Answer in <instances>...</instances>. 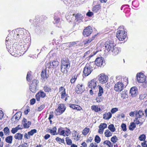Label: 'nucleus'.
I'll return each mask as SVG.
<instances>
[{
  "mask_svg": "<svg viewBox=\"0 0 147 147\" xmlns=\"http://www.w3.org/2000/svg\"><path fill=\"white\" fill-rule=\"evenodd\" d=\"M12 42L10 40V36H8L6 39V45L8 51L12 56L15 57H18V51H21V48L22 50L24 49V45H18L17 42Z\"/></svg>",
  "mask_w": 147,
  "mask_h": 147,
  "instance_id": "1",
  "label": "nucleus"
},
{
  "mask_svg": "<svg viewBox=\"0 0 147 147\" xmlns=\"http://www.w3.org/2000/svg\"><path fill=\"white\" fill-rule=\"evenodd\" d=\"M25 30L21 29H17L16 30L12 31V34H9L10 40L14 42L16 39L18 40L19 38L23 39L26 37V34L24 33Z\"/></svg>",
  "mask_w": 147,
  "mask_h": 147,
  "instance_id": "2",
  "label": "nucleus"
},
{
  "mask_svg": "<svg viewBox=\"0 0 147 147\" xmlns=\"http://www.w3.org/2000/svg\"><path fill=\"white\" fill-rule=\"evenodd\" d=\"M128 83V78L127 77L121 78L114 86V90L118 92H120L125 88Z\"/></svg>",
  "mask_w": 147,
  "mask_h": 147,
  "instance_id": "3",
  "label": "nucleus"
},
{
  "mask_svg": "<svg viewBox=\"0 0 147 147\" xmlns=\"http://www.w3.org/2000/svg\"><path fill=\"white\" fill-rule=\"evenodd\" d=\"M95 65L94 62H90L87 63L84 68L83 76H87L89 75L95 69Z\"/></svg>",
  "mask_w": 147,
  "mask_h": 147,
  "instance_id": "4",
  "label": "nucleus"
},
{
  "mask_svg": "<svg viewBox=\"0 0 147 147\" xmlns=\"http://www.w3.org/2000/svg\"><path fill=\"white\" fill-rule=\"evenodd\" d=\"M126 32L123 30L117 31L116 34V37L120 41L123 40L126 38Z\"/></svg>",
  "mask_w": 147,
  "mask_h": 147,
  "instance_id": "5",
  "label": "nucleus"
},
{
  "mask_svg": "<svg viewBox=\"0 0 147 147\" xmlns=\"http://www.w3.org/2000/svg\"><path fill=\"white\" fill-rule=\"evenodd\" d=\"M66 108V107L64 104H60L59 105L58 108L56 109L55 113L56 115H60L64 112Z\"/></svg>",
  "mask_w": 147,
  "mask_h": 147,
  "instance_id": "6",
  "label": "nucleus"
},
{
  "mask_svg": "<svg viewBox=\"0 0 147 147\" xmlns=\"http://www.w3.org/2000/svg\"><path fill=\"white\" fill-rule=\"evenodd\" d=\"M95 65L98 67H101L105 65V61L104 58L102 57L96 58L94 62Z\"/></svg>",
  "mask_w": 147,
  "mask_h": 147,
  "instance_id": "7",
  "label": "nucleus"
},
{
  "mask_svg": "<svg viewBox=\"0 0 147 147\" xmlns=\"http://www.w3.org/2000/svg\"><path fill=\"white\" fill-rule=\"evenodd\" d=\"M38 82V80H33L30 85V91L33 93L35 92L36 91V86Z\"/></svg>",
  "mask_w": 147,
  "mask_h": 147,
  "instance_id": "8",
  "label": "nucleus"
},
{
  "mask_svg": "<svg viewBox=\"0 0 147 147\" xmlns=\"http://www.w3.org/2000/svg\"><path fill=\"white\" fill-rule=\"evenodd\" d=\"M97 81L95 79H93L88 82V86L92 89H96L97 86Z\"/></svg>",
  "mask_w": 147,
  "mask_h": 147,
  "instance_id": "9",
  "label": "nucleus"
},
{
  "mask_svg": "<svg viewBox=\"0 0 147 147\" xmlns=\"http://www.w3.org/2000/svg\"><path fill=\"white\" fill-rule=\"evenodd\" d=\"M46 96V94L43 91H39L36 95L35 97L36 100L39 101L40 100V98H44Z\"/></svg>",
  "mask_w": 147,
  "mask_h": 147,
  "instance_id": "10",
  "label": "nucleus"
},
{
  "mask_svg": "<svg viewBox=\"0 0 147 147\" xmlns=\"http://www.w3.org/2000/svg\"><path fill=\"white\" fill-rule=\"evenodd\" d=\"M137 80L138 82L143 83L146 81V76L142 73H140L137 75Z\"/></svg>",
  "mask_w": 147,
  "mask_h": 147,
  "instance_id": "11",
  "label": "nucleus"
},
{
  "mask_svg": "<svg viewBox=\"0 0 147 147\" xmlns=\"http://www.w3.org/2000/svg\"><path fill=\"white\" fill-rule=\"evenodd\" d=\"M70 61L68 58L66 57H63L61 59V66L70 67Z\"/></svg>",
  "mask_w": 147,
  "mask_h": 147,
  "instance_id": "12",
  "label": "nucleus"
},
{
  "mask_svg": "<svg viewBox=\"0 0 147 147\" xmlns=\"http://www.w3.org/2000/svg\"><path fill=\"white\" fill-rule=\"evenodd\" d=\"M108 80L107 76L103 74H101L99 77L98 80L101 83L103 84L107 82Z\"/></svg>",
  "mask_w": 147,
  "mask_h": 147,
  "instance_id": "13",
  "label": "nucleus"
},
{
  "mask_svg": "<svg viewBox=\"0 0 147 147\" xmlns=\"http://www.w3.org/2000/svg\"><path fill=\"white\" fill-rule=\"evenodd\" d=\"M92 32V28L90 26L87 27L84 30L83 35L84 36H89Z\"/></svg>",
  "mask_w": 147,
  "mask_h": 147,
  "instance_id": "14",
  "label": "nucleus"
},
{
  "mask_svg": "<svg viewBox=\"0 0 147 147\" xmlns=\"http://www.w3.org/2000/svg\"><path fill=\"white\" fill-rule=\"evenodd\" d=\"M59 64V62L56 60H54L51 63L50 62L49 64H46L48 69L51 68H55Z\"/></svg>",
  "mask_w": 147,
  "mask_h": 147,
  "instance_id": "15",
  "label": "nucleus"
},
{
  "mask_svg": "<svg viewBox=\"0 0 147 147\" xmlns=\"http://www.w3.org/2000/svg\"><path fill=\"white\" fill-rule=\"evenodd\" d=\"M105 45L106 49L108 52L110 51H111L115 47L113 43L109 42H106L105 44Z\"/></svg>",
  "mask_w": 147,
  "mask_h": 147,
  "instance_id": "16",
  "label": "nucleus"
},
{
  "mask_svg": "<svg viewBox=\"0 0 147 147\" xmlns=\"http://www.w3.org/2000/svg\"><path fill=\"white\" fill-rule=\"evenodd\" d=\"M84 89V87L83 84H78L75 88V91L77 94L82 93L83 92Z\"/></svg>",
  "mask_w": 147,
  "mask_h": 147,
  "instance_id": "17",
  "label": "nucleus"
},
{
  "mask_svg": "<svg viewBox=\"0 0 147 147\" xmlns=\"http://www.w3.org/2000/svg\"><path fill=\"white\" fill-rule=\"evenodd\" d=\"M47 70L48 71H49V69H48L47 66L46 65L45 69L42 70L41 74V77L43 79H47L49 77V75L47 74Z\"/></svg>",
  "mask_w": 147,
  "mask_h": 147,
  "instance_id": "18",
  "label": "nucleus"
},
{
  "mask_svg": "<svg viewBox=\"0 0 147 147\" xmlns=\"http://www.w3.org/2000/svg\"><path fill=\"white\" fill-rule=\"evenodd\" d=\"M144 115V111H143L136 110L135 111V119H140Z\"/></svg>",
  "mask_w": 147,
  "mask_h": 147,
  "instance_id": "19",
  "label": "nucleus"
},
{
  "mask_svg": "<svg viewBox=\"0 0 147 147\" xmlns=\"http://www.w3.org/2000/svg\"><path fill=\"white\" fill-rule=\"evenodd\" d=\"M79 42L78 41L71 42L68 43H64L66 45V46L68 47L73 48L75 46H77V44Z\"/></svg>",
  "mask_w": 147,
  "mask_h": 147,
  "instance_id": "20",
  "label": "nucleus"
},
{
  "mask_svg": "<svg viewBox=\"0 0 147 147\" xmlns=\"http://www.w3.org/2000/svg\"><path fill=\"white\" fill-rule=\"evenodd\" d=\"M130 93L132 97L136 96L137 93V90L135 87H133L131 88L130 90Z\"/></svg>",
  "mask_w": 147,
  "mask_h": 147,
  "instance_id": "21",
  "label": "nucleus"
},
{
  "mask_svg": "<svg viewBox=\"0 0 147 147\" xmlns=\"http://www.w3.org/2000/svg\"><path fill=\"white\" fill-rule=\"evenodd\" d=\"M121 51L120 48L115 47L111 51L112 52V55L114 56L118 54Z\"/></svg>",
  "mask_w": 147,
  "mask_h": 147,
  "instance_id": "22",
  "label": "nucleus"
},
{
  "mask_svg": "<svg viewBox=\"0 0 147 147\" xmlns=\"http://www.w3.org/2000/svg\"><path fill=\"white\" fill-rule=\"evenodd\" d=\"M22 122H24L23 124L25 128H28L31 124L30 122L28 121L27 122V119L25 118H24L22 121Z\"/></svg>",
  "mask_w": 147,
  "mask_h": 147,
  "instance_id": "23",
  "label": "nucleus"
},
{
  "mask_svg": "<svg viewBox=\"0 0 147 147\" xmlns=\"http://www.w3.org/2000/svg\"><path fill=\"white\" fill-rule=\"evenodd\" d=\"M112 114L109 112L104 114L103 115V118L106 120H109L112 117Z\"/></svg>",
  "mask_w": 147,
  "mask_h": 147,
  "instance_id": "24",
  "label": "nucleus"
},
{
  "mask_svg": "<svg viewBox=\"0 0 147 147\" xmlns=\"http://www.w3.org/2000/svg\"><path fill=\"white\" fill-rule=\"evenodd\" d=\"M69 107L73 109L77 110L79 111L82 109V108L80 106L78 105L71 104H70Z\"/></svg>",
  "mask_w": 147,
  "mask_h": 147,
  "instance_id": "25",
  "label": "nucleus"
},
{
  "mask_svg": "<svg viewBox=\"0 0 147 147\" xmlns=\"http://www.w3.org/2000/svg\"><path fill=\"white\" fill-rule=\"evenodd\" d=\"M101 9V6L99 5H95L92 9V10L94 13H98L99 12Z\"/></svg>",
  "mask_w": 147,
  "mask_h": 147,
  "instance_id": "26",
  "label": "nucleus"
},
{
  "mask_svg": "<svg viewBox=\"0 0 147 147\" xmlns=\"http://www.w3.org/2000/svg\"><path fill=\"white\" fill-rule=\"evenodd\" d=\"M70 68V67H67L65 66H61V71L62 73L64 74H67Z\"/></svg>",
  "mask_w": 147,
  "mask_h": 147,
  "instance_id": "27",
  "label": "nucleus"
},
{
  "mask_svg": "<svg viewBox=\"0 0 147 147\" xmlns=\"http://www.w3.org/2000/svg\"><path fill=\"white\" fill-rule=\"evenodd\" d=\"M91 109L92 111H94L96 112H98L100 111V109L98 107L97 105H92L91 107Z\"/></svg>",
  "mask_w": 147,
  "mask_h": 147,
  "instance_id": "28",
  "label": "nucleus"
},
{
  "mask_svg": "<svg viewBox=\"0 0 147 147\" xmlns=\"http://www.w3.org/2000/svg\"><path fill=\"white\" fill-rule=\"evenodd\" d=\"M43 90L46 92H51L52 89L51 87L47 85H45L43 87Z\"/></svg>",
  "mask_w": 147,
  "mask_h": 147,
  "instance_id": "29",
  "label": "nucleus"
},
{
  "mask_svg": "<svg viewBox=\"0 0 147 147\" xmlns=\"http://www.w3.org/2000/svg\"><path fill=\"white\" fill-rule=\"evenodd\" d=\"M96 36V35H95L92 38H90L88 39L85 40L83 42L84 44V45H86L87 44L90 43L92 40L94 39Z\"/></svg>",
  "mask_w": 147,
  "mask_h": 147,
  "instance_id": "30",
  "label": "nucleus"
},
{
  "mask_svg": "<svg viewBox=\"0 0 147 147\" xmlns=\"http://www.w3.org/2000/svg\"><path fill=\"white\" fill-rule=\"evenodd\" d=\"M14 137L16 139L21 140L22 139L23 135L20 133H18L15 134Z\"/></svg>",
  "mask_w": 147,
  "mask_h": 147,
  "instance_id": "31",
  "label": "nucleus"
},
{
  "mask_svg": "<svg viewBox=\"0 0 147 147\" xmlns=\"http://www.w3.org/2000/svg\"><path fill=\"white\" fill-rule=\"evenodd\" d=\"M20 126V125H18L15 128H12L11 131V132L13 134H14L17 132L18 130L21 129L22 128Z\"/></svg>",
  "mask_w": 147,
  "mask_h": 147,
  "instance_id": "32",
  "label": "nucleus"
},
{
  "mask_svg": "<svg viewBox=\"0 0 147 147\" xmlns=\"http://www.w3.org/2000/svg\"><path fill=\"white\" fill-rule=\"evenodd\" d=\"M79 75L78 74H76L72 76V78L70 80V82L71 84L74 83L76 80L77 78Z\"/></svg>",
  "mask_w": 147,
  "mask_h": 147,
  "instance_id": "33",
  "label": "nucleus"
},
{
  "mask_svg": "<svg viewBox=\"0 0 147 147\" xmlns=\"http://www.w3.org/2000/svg\"><path fill=\"white\" fill-rule=\"evenodd\" d=\"M13 137L11 136H9L6 137L5 141L7 143L11 144L12 142Z\"/></svg>",
  "mask_w": 147,
  "mask_h": 147,
  "instance_id": "34",
  "label": "nucleus"
},
{
  "mask_svg": "<svg viewBox=\"0 0 147 147\" xmlns=\"http://www.w3.org/2000/svg\"><path fill=\"white\" fill-rule=\"evenodd\" d=\"M108 128L112 132H115L116 130L114 125L113 124L110 125L108 127Z\"/></svg>",
  "mask_w": 147,
  "mask_h": 147,
  "instance_id": "35",
  "label": "nucleus"
},
{
  "mask_svg": "<svg viewBox=\"0 0 147 147\" xmlns=\"http://www.w3.org/2000/svg\"><path fill=\"white\" fill-rule=\"evenodd\" d=\"M105 134L106 137H109L112 136V133L108 129H107L105 131Z\"/></svg>",
  "mask_w": 147,
  "mask_h": 147,
  "instance_id": "36",
  "label": "nucleus"
},
{
  "mask_svg": "<svg viewBox=\"0 0 147 147\" xmlns=\"http://www.w3.org/2000/svg\"><path fill=\"white\" fill-rule=\"evenodd\" d=\"M146 136L144 134L140 135L138 138V139L140 141H146Z\"/></svg>",
  "mask_w": 147,
  "mask_h": 147,
  "instance_id": "37",
  "label": "nucleus"
},
{
  "mask_svg": "<svg viewBox=\"0 0 147 147\" xmlns=\"http://www.w3.org/2000/svg\"><path fill=\"white\" fill-rule=\"evenodd\" d=\"M99 92L98 93V97L101 96L103 93V89L100 86H99Z\"/></svg>",
  "mask_w": 147,
  "mask_h": 147,
  "instance_id": "38",
  "label": "nucleus"
},
{
  "mask_svg": "<svg viewBox=\"0 0 147 147\" xmlns=\"http://www.w3.org/2000/svg\"><path fill=\"white\" fill-rule=\"evenodd\" d=\"M3 130L5 135H9V133H10V131L8 127H5Z\"/></svg>",
  "mask_w": 147,
  "mask_h": 147,
  "instance_id": "39",
  "label": "nucleus"
},
{
  "mask_svg": "<svg viewBox=\"0 0 147 147\" xmlns=\"http://www.w3.org/2000/svg\"><path fill=\"white\" fill-rule=\"evenodd\" d=\"M136 127V125L134 123L132 122L131 123L129 127V129L130 130H133Z\"/></svg>",
  "mask_w": 147,
  "mask_h": 147,
  "instance_id": "40",
  "label": "nucleus"
},
{
  "mask_svg": "<svg viewBox=\"0 0 147 147\" xmlns=\"http://www.w3.org/2000/svg\"><path fill=\"white\" fill-rule=\"evenodd\" d=\"M37 132V130L36 129H33L28 132V135L29 136H32Z\"/></svg>",
  "mask_w": 147,
  "mask_h": 147,
  "instance_id": "41",
  "label": "nucleus"
},
{
  "mask_svg": "<svg viewBox=\"0 0 147 147\" xmlns=\"http://www.w3.org/2000/svg\"><path fill=\"white\" fill-rule=\"evenodd\" d=\"M118 140V139L115 136L112 137L111 138V141L114 143L117 142Z\"/></svg>",
  "mask_w": 147,
  "mask_h": 147,
  "instance_id": "42",
  "label": "nucleus"
},
{
  "mask_svg": "<svg viewBox=\"0 0 147 147\" xmlns=\"http://www.w3.org/2000/svg\"><path fill=\"white\" fill-rule=\"evenodd\" d=\"M58 132L59 134L65 136V130H61L60 128H59Z\"/></svg>",
  "mask_w": 147,
  "mask_h": 147,
  "instance_id": "43",
  "label": "nucleus"
},
{
  "mask_svg": "<svg viewBox=\"0 0 147 147\" xmlns=\"http://www.w3.org/2000/svg\"><path fill=\"white\" fill-rule=\"evenodd\" d=\"M59 92H61L60 94L61 95L62 93H65L66 92L65 89L63 87L61 86L59 89Z\"/></svg>",
  "mask_w": 147,
  "mask_h": 147,
  "instance_id": "44",
  "label": "nucleus"
},
{
  "mask_svg": "<svg viewBox=\"0 0 147 147\" xmlns=\"http://www.w3.org/2000/svg\"><path fill=\"white\" fill-rule=\"evenodd\" d=\"M89 131V129L87 128H85L82 131V134L84 135H86Z\"/></svg>",
  "mask_w": 147,
  "mask_h": 147,
  "instance_id": "45",
  "label": "nucleus"
},
{
  "mask_svg": "<svg viewBox=\"0 0 147 147\" xmlns=\"http://www.w3.org/2000/svg\"><path fill=\"white\" fill-rule=\"evenodd\" d=\"M100 138L98 136L96 135L95 136L94 139L95 142L97 143H99L100 142Z\"/></svg>",
  "mask_w": 147,
  "mask_h": 147,
  "instance_id": "46",
  "label": "nucleus"
},
{
  "mask_svg": "<svg viewBox=\"0 0 147 147\" xmlns=\"http://www.w3.org/2000/svg\"><path fill=\"white\" fill-rule=\"evenodd\" d=\"M75 17L76 18V19H77L78 20H81L83 17V16L80 13H78L76 15Z\"/></svg>",
  "mask_w": 147,
  "mask_h": 147,
  "instance_id": "47",
  "label": "nucleus"
},
{
  "mask_svg": "<svg viewBox=\"0 0 147 147\" xmlns=\"http://www.w3.org/2000/svg\"><path fill=\"white\" fill-rule=\"evenodd\" d=\"M57 129L55 127H54L52 129L50 130V132L53 135L55 134V133L56 132Z\"/></svg>",
  "mask_w": 147,
  "mask_h": 147,
  "instance_id": "48",
  "label": "nucleus"
},
{
  "mask_svg": "<svg viewBox=\"0 0 147 147\" xmlns=\"http://www.w3.org/2000/svg\"><path fill=\"white\" fill-rule=\"evenodd\" d=\"M107 124L106 123H101L99 126V128L103 129H104L105 128H107Z\"/></svg>",
  "mask_w": 147,
  "mask_h": 147,
  "instance_id": "49",
  "label": "nucleus"
},
{
  "mask_svg": "<svg viewBox=\"0 0 147 147\" xmlns=\"http://www.w3.org/2000/svg\"><path fill=\"white\" fill-rule=\"evenodd\" d=\"M66 141L67 144L68 145H71L72 142V141L71 139H69L68 137H66Z\"/></svg>",
  "mask_w": 147,
  "mask_h": 147,
  "instance_id": "50",
  "label": "nucleus"
},
{
  "mask_svg": "<svg viewBox=\"0 0 147 147\" xmlns=\"http://www.w3.org/2000/svg\"><path fill=\"white\" fill-rule=\"evenodd\" d=\"M122 130L124 131H125L127 130L126 125L125 123H122L121 125Z\"/></svg>",
  "mask_w": 147,
  "mask_h": 147,
  "instance_id": "51",
  "label": "nucleus"
},
{
  "mask_svg": "<svg viewBox=\"0 0 147 147\" xmlns=\"http://www.w3.org/2000/svg\"><path fill=\"white\" fill-rule=\"evenodd\" d=\"M140 119L138 118V119H135V120H134V121L135 122L136 124L137 125H138L139 124H140V125H142L143 124L142 122H140Z\"/></svg>",
  "mask_w": 147,
  "mask_h": 147,
  "instance_id": "52",
  "label": "nucleus"
},
{
  "mask_svg": "<svg viewBox=\"0 0 147 147\" xmlns=\"http://www.w3.org/2000/svg\"><path fill=\"white\" fill-rule=\"evenodd\" d=\"M96 101L98 102H100L102 101L103 100V98L101 97H96Z\"/></svg>",
  "mask_w": 147,
  "mask_h": 147,
  "instance_id": "53",
  "label": "nucleus"
},
{
  "mask_svg": "<svg viewBox=\"0 0 147 147\" xmlns=\"http://www.w3.org/2000/svg\"><path fill=\"white\" fill-rule=\"evenodd\" d=\"M118 111V109L116 108L112 109L111 111V113L113 114Z\"/></svg>",
  "mask_w": 147,
  "mask_h": 147,
  "instance_id": "54",
  "label": "nucleus"
},
{
  "mask_svg": "<svg viewBox=\"0 0 147 147\" xmlns=\"http://www.w3.org/2000/svg\"><path fill=\"white\" fill-rule=\"evenodd\" d=\"M31 76V74L30 72H28L27 74V77H26V79L27 81H29L30 80Z\"/></svg>",
  "mask_w": 147,
  "mask_h": 147,
  "instance_id": "55",
  "label": "nucleus"
},
{
  "mask_svg": "<svg viewBox=\"0 0 147 147\" xmlns=\"http://www.w3.org/2000/svg\"><path fill=\"white\" fill-rule=\"evenodd\" d=\"M55 140L57 142H60L61 143H63L64 141L63 139H61L58 137H57Z\"/></svg>",
  "mask_w": 147,
  "mask_h": 147,
  "instance_id": "56",
  "label": "nucleus"
},
{
  "mask_svg": "<svg viewBox=\"0 0 147 147\" xmlns=\"http://www.w3.org/2000/svg\"><path fill=\"white\" fill-rule=\"evenodd\" d=\"M45 107V105H41L38 108V111H40L42 110Z\"/></svg>",
  "mask_w": 147,
  "mask_h": 147,
  "instance_id": "57",
  "label": "nucleus"
},
{
  "mask_svg": "<svg viewBox=\"0 0 147 147\" xmlns=\"http://www.w3.org/2000/svg\"><path fill=\"white\" fill-rule=\"evenodd\" d=\"M54 19L55 21V22L54 23H58L60 21V19L57 17H54Z\"/></svg>",
  "mask_w": 147,
  "mask_h": 147,
  "instance_id": "58",
  "label": "nucleus"
},
{
  "mask_svg": "<svg viewBox=\"0 0 147 147\" xmlns=\"http://www.w3.org/2000/svg\"><path fill=\"white\" fill-rule=\"evenodd\" d=\"M70 131L68 129L67 130L65 131V136H68L70 134Z\"/></svg>",
  "mask_w": 147,
  "mask_h": 147,
  "instance_id": "59",
  "label": "nucleus"
},
{
  "mask_svg": "<svg viewBox=\"0 0 147 147\" xmlns=\"http://www.w3.org/2000/svg\"><path fill=\"white\" fill-rule=\"evenodd\" d=\"M147 141H144L143 142L141 143V145L142 147H147V145L146 144Z\"/></svg>",
  "mask_w": 147,
  "mask_h": 147,
  "instance_id": "60",
  "label": "nucleus"
},
{
  "mask_svg": "<svg viewBox=\"0 0 147 147\" xmlns=\"http://www.w3.org/2000/svg\"><path fill=\"white\" fill-rule=\"evenodd\" d=\"M67 95V94H66V92L65 93H62V94L61 95V99H63Z\"/></svg>",
  "mask_w": 147,
  "mask_h": 147,
  "instance_id": "61",
  "label": "nucleus"
},
{
  "mask_svg": "<svg viewBox=\"0 0 147 147\" xmlns=\"http://www.w3.org/2000/svg\"><path fill=\"white\" fill-rule=\"evenodd\" d=\"M36 102V100L35 98H32L30 100V104L31 105H34Z\"/></svg>",
  "mask_w": 147,
  "mask_h": 147,
  "instance_id": "62",
  "label": "nucleus"
},
{
  "mask_svg": "<svg viewBox=\"0 0 147 147\" xmlns=\"http://www.w3.org/2000/svg\"><path fill=\"white\" fill-rule=\"evenodd\" d=\"M89 147H98L96 143H91L90 144Z\"/></svg>",
  "mask_w": 147,
  "mask_h": 147,
  "instance_id": "63",
  "label": "nucleus"
},
{
  "mask_svg": "<svg viewBox=\"0 0 147 147\" xmlns=\"http://www.w3.org/2000/svg\"><path fill=\"white\" fill-rule=\"evenodd\" d=\"M19 147H28L27 144V143H25L20 145Z\"/></svg>",
  "mask_w": 147,
  "mask_h": 147,
  "instance_id": "64",
  "label": "nucleus"
}]
</instances>
